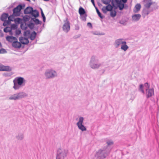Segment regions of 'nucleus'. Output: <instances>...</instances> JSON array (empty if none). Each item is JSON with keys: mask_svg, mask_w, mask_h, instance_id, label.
Segmentation results:
<instances>
[{"mask_svg": "<svg viewBox=\"0 0 159 159\" xmlns=\"http://www.w3.org/2000/svg\"><path fill=\"white\" fill-rule=\"evenodd\" d=\"M14 85L13 88L15 90L19 89L25 84V80L24 78L17 77L13 80Z\"/></svg>", "mask_w": 159, "mask_h": 159, "instance_id": "nucleus-1", "label": "nucleus"}, {"mask_svg": "<svg viewBox=\"0 0 159 159\" xmlns=\"http://www.w3.org/2000/svg\"><path fill=\"white\" fill-rule=\"evenodd\" d=\"M110 152L108 148H103L99 149L97 152L95 156L98 159H104L108 156Z\"/></svg>", "mask_w": 159, "mask_h": 159, "instance_id": "nucleus-2", "label": "nucleus"}, {"mask_svg": "<svg viewBox=\"0 0 159 159\" xmlns=\"http://www.w3.org/2000/svg\"><path fill=\"white\" fill-rule=\"evenodd\" d=\"M57 73L52 68L47 69L44 73V76L46 79H50L57 77Z\"/></svg>", "mask_w": 159, "mask_h": 159, "instance_id": "nucleus-3", "label": "nucleus"}, {"mask_svg": "<svg viewBox=\"0 0 159 159\" xmlns=\"http://www.w3.org/2000/svg\"><path fill=\"white\" fill-rule=\"evenodd\" d=\"M90 67L93 69H97L100 67L101 64L98 62L97 57L94 56H92L89 62Z\"/></svg>", "mask_w": 159, "mask_h": 159, "instance_id": "nucleus-4", "label": "nucleus"}, {"mask_svg": "<svg viewBox=\"0 0 159 159\" xmlns=\"http://www.w3.org/2000/svg\"><path fill=\"white\" fill-rule=\"evenodd\" d=\"M28 94L25 92H21L11 95L8 98L9 100H17L27 97Z\"/></svg>", "mask_w": 159, "mask_h": 159, "instance_id": "nucleus-5", "label": "nucleus"}, {"mask_svg": "<svg viewBox=\"0 0 159 159\" xmlns=\"http://www.w3.org/2000/svg\"><path fill=\"white\" fill-rule=\"evenodd\" d=\"M67 151L64 149H59L58 150L56 159H64L66 157Z\"/></svg>", "mask_w": 159, "mask_h": 159, "instance_id": "nucleus-6", "label": "nucleus"}, {"mask_svg": "<svg viewBox=\"0 0 159 159\" xmlns=\"http://www.w3.org/2000/svg\"><path fill=\"white\" fill-rule=\"evenodd\" d=\"M84 120V117L80 116L79 117L78 121L76 124L79 129L82 131L86 130V127L83 124Z\"/></svg>", "mask_w": 159, "mask_h": 159, "instance_id": "nucleus-7", "label": "nucleus"}, {"mask_svg": "<svg viewBox=\"0 0 159 159\" xmlns=\"http://www.w3.org/2000/svg\"><path fill=\"white\" fill-rule=\"evenodd\" d=\"M127 0H115L118 7L120 10H122L124 8V3L127 2Z\"/></svg>", "mask_w": 159, "mask_h": 159, "instance_id": "nucleus-8", "label": "nucleus"}, {"mask_svg": "<svg viewBox=\"0 0 159 159\" xmlns=\"http://www.w3.org/2000/svg\"><path fill=\"white\" fill-rule=\"evenodd\" d=\"M125 41L123 39H116L114 42V45L116 48H118Z\"/></svg>", "mask_w": 159, "mask_h": 159, "instance_id": "nucleus-9", "label": "nucleus"}, {"mask_svg": "<svg viewBox=\"0 0 159 159\" xmlns=\"http://www.w3.org/2000/svg\"><path fill=\"white\" fill-rule=\"evenodd\" d=\"M145 94L147 98L154 96V89L153 88L146 89Z\"/></svg>", "mask_w": 159, "mask_h": 159, "instance_id": "nucleus-10", "label": "nucleus"}, {"mask_svg": "<svg viewBox=\"0 0 159 159\" xmlns=\"http://www.w3.org/2000/svg\"><path fill=\"white\" fill-rule=\"evenodd\" d=\"M22 9V6L19 5L15 7L13 10V15L15 16H18L20 15V11Z\"/></svg>", "mask_w": 159, "mask_h": 159, "instance_id": "nucleus-11", "label": "nucleus"}, {"mask_svg": "<svg viewBox=\"0 0 159 159\" xmlns=\"http://www.w3.org/2000/svg\"><path fill=\"white\" fill-rule=\"evenodd\" d=\"M64 23L63 25L62 29L65 32H68L70 29V23L67 20L64 21Z\"/></svg>", "mask_w": 159, "mask_h": 159, "instance_id": "nucleus-12", "label": "nucleus"}, {"mask_svg": "<svg viewBox=\"0 0 159 159\" xmlns=\"http://www.w3.org/2000/svg\"><path fill=\"white\" fill-rule=\"evenodd\" d=\"M14 16H15L13 14L12 15H11L9 16H8V20L5 21L3 23V25L4 26H6L7 25H8L10 24L11 21H14L15 20L14 18Z\"/></svg>", "mask_w": 159, "mask_h": 159, "instance_id": "nucleus-13", "label": "nucleus"}, {"mask_svg": "<svg viewBox=\"0 0 159 159\" xmlns=\"http://www.w3.org/2000/svg\"><path fill=\"white\" fill-rule=\"evenodd\" d=\"M106 143L107 145L103 148H108L109 149V152H110L111 150L110 147L113 144V142L111 140L108 139L106 141Z\"/></svg>", "mask_w": 159, "mask_h": 159, "instance_id": "nucleus-14", "label": "nucleus"}, {"mask_svg": "<svg viewBox=\"0 0 159 159\" xmlns=\"http://www.w3.org/2000/svg\"><path fill=\"white\" fill-rule=\"evenodd\" d=\"M19 41L23 44H27L29 43L28 39L23 37H20L19 38Z\"/></svg>", "mask_w": 159, "mask_h": 159, "instance_id": "nucleus-15", "label": "nucleus"}, {"mask_svg": "<svg viewBox=\"0 0 159 159\" xmlns=\"http://www.w3.org/2000/svg\"><path fill=\"white\" fill-rule=\"evenodd\" d=\"M141 17V15L140 14H134L132 16V19L133 21H137L139 20Z\"/></svg>", "mask_w": 159, "mask_h": 159, "instance_id": "nucleus-16", "label": "nucleus"}, {"mask_svg": "<svg viewBox=\"0 0 159 159\" xmlns=\"http://www.w3.org/2000/svg\"><path fill=\"white\" fill-rule=\"evenodd\" d=\"M20 42H18L17 39L16 41L13 42L12 43V46L15 48H19L21 47V44Z\"/></svg>", "mask_w": 159, "mask_h": 159, "instance_id": "nucleus-17", "label": "nucleus"}, {"mask_svg": "<svg viewBox=\"0 0 159 159\" xmlns=\"http://www.w3.org/2000/svg\"><path fill=\"white\" fill-rule=\"evenodd\" d=\"M126 43V42L125 41L120 46L121 49L125 52L129 48V47Z\"/></svg>", "mask_w": 159, "mask_h": 159, "instance_id": "nucleus-18", "label": "nucleus"}, {"mask_svg": "<svg viewBox=\"0 0 159 159\" xmlns=\"http://www.w3.org/2000/svg\"><path fill=\"white\" fill-rule=\"evenodd\" d=\"M16 139L19 141L23 140L24 138V135L22 133H19L16 136Z\"/></svg>", "mask_w": 159, "mask_h": 159, "instance_id": "nucleus-19", "label": "nucleus"}, {"mask_svg": "<svg viewBox=\"0 0 159 159\" xmlns=\"http://www.w3.org/2000/svg\"><path fill=\"white\" fill-rule=\"evenodd\" d=\"M141 7V5L140 4H137L135 6L134 9L133 11L135 13L138 12L140 10Z\"/></svg>", "mask_w": 159, "mask_h": 159, "instance_id": "nucleus-20", "label": "nucleus"}, {"mask_svg": "<svg viewBox=\"0 0 159 159\" xmlns=\"http://www.w3.org/2000/svg\"><path fill=\"white\" fill-rule=\"evenodd\" d=\"M6 39L7 41L11 42H13L17 39L16 38L12 36H7L6 37Z\"/></svg>", "mask_w": 159, "mask_h": 159, "instance_id": "nucleus-21", "label": "nucleus"}, {"mask_svg": "<svg viewBox=\"0 0 159 159\" xmlns=\"http://www.w3.org/2000/svg\"><path fill=\"white\" fill-rule=\"evenodd\" d=\"M33 8L31 7H28L24 10V13L26 14L31 13Z\"/></svg>", "mask_w": 159, "mask_h": 159, "instance_id": "nucleus-22", "label": "nucleus"}, {"mask_svg": "<svg viewBox=\"0 0 159 159\" xmlns=\"http://www.w3.org/2000/svg\"><path fill=\"white\" fill-rule=\"evenodd\" d=\"M12 70V68L9 66H5L2 65V71H10Z\"/></svg>", "mask_w": 159, "mask_h": 159, "instance_id": "nucleus-23", "label": "nucleus"}, {"mask_svg": "<svg viewBox=\"0 0 159 159\" xmlns=\"http://www.w3.org/2000/svg\"><path fill=\"white\" fill-rule=\"evenodd\" d=\"M8 15L7 13H4L2 14L1 17V20L2 21H6V19L8 17Z\"/></svg>", "mask_w": 159, "mask_h": 159, "instance_id": "nucleus-24", "label": "nucleus"}, {"mask_svg": "<svg viewBox=\"0 0 159 159\" xmlns=\"http://www.w3.org/2000/svg\"><path fill=\"white\" fill-rule=\"evenodd\" d=\"M31 14L34 17H38L39 15V12L36 10H33V11H32Z\"/></svg>", "mask_w": 159, "mask_h": 159, "instance_id": "nucleus-25", "label": "nucleus"}, {"mask_svg": "<svg viewBox=\"0 0 159 159\" xmlns=\"http://www.w3.org/2000/svg\"><path fill=\"white\" fill-rule=\"evenodd\" d=\"M145 2L146 3L145 4V7L148 8H149L150 6L152 4L151 0H150L148 2H147V0H145Z\"/></svg>", "mask_w": 159, "mask_h": 159, "instance_id": "nucleus-26", "label": "nucleus"}, {"mask_svg": "<svg viewBox=\"0 0 159 159\" xmlns=\"http://www.w3.org/2000/svg\"><path fill=\"white\" fill-rule=\"evenodd\" d=\"M36 35V33L34 32H33L30 34V39L32 40H33L35 39Z\"/></svg>", "mask_w": 159, "mask_h": 159, "instance_id": "nucleus-27", "label": "nucleus"}, {"mask_svg": "<svg viewBox=\"0 0 159 159\" xmlns=\"http://www.w3.org/2000/svg\"><path fill=\"white\" fill-rule=\"evenodd\" d=\"M20 27L23 30H26L28 28L27 25L26 23H24L21 24Z\"/></svg>", "mask_w": 159, "mask_h": 159, "instance_id": "nucleus-28", "label": "nucleus"}, {"mask_svg": "<svg viewBox=\"0 0 159 159\" xmlns=\"http://www.w3.org/2000/svg\"><path fill=\"white\" fill-rule=\"evenodd\" d=\"M6 33L10 32L11 34V28L9 27H7L4 28L3 30Z\"/></svg>", "mask_w": 159, "mask_h": 159, "instance_id": "nucleus-29", "label": "nucleus"}, {"mask_svg": "<svg viewBox=\"0 0 159 159\" xmlns=\"http://www.w3.org/2000/svg\"><path fill=\"white\" fill-rule=\"evenodd\" d=\"M85 12L84 10L82 7H80L79 9V13L80 15H84Z\"/></svg>", "mask_w": 159, "mask_h": 159, "instance_id": "nucleus-30", "label": "nucleus"}, {"mask_svg": "<svg viewBox=\"0 0 159 159\" xmlns=\"http://www.w3.org/2000/svg\"><path fill=\"white\" fill-rule=\"evenodd\" d=\"M105 7L106 8L107 11H111L113 8V7L110 4H108L107 6Z\"/></svg>", "mask_w": 159, "mask_h": 159, "instance_id": "nucleus-31", "label": "nucleus"}, {"mask_svg": "<svg viewBox=\"0 0 159 159\" xmlns=\"http://www.w3.org/2000/svg\"><path fill=\"white\" fill-rule=\"evenodd\" d=\"M143 84H141L139 85V90L140 92H141L143 94L144 93V91L143 89Z\"/></svg>", "mask_w": 159, "mask_h": 159, "instance_id": "nucleus-32", "label": "nucleus"}, {"mask_svg": "<svg viewBox=\"0 0 159 159\" xmlns=\"http://www.w3.org/2000/svg\"><path fill=\"white\" fill-rule=\"evenodd\" d=\"M96 9L97 11V12L98 15V16L100 17V18L101 19H103L104 18V16H102L101 15V13L99 11L98 9L96 7Z\"/></svg>", "mask_w": 159, "mask_h": 159, "instance_id": "nucleus-33", "label": "nucleus"}, {"mask_svg": "<svg viewBox=\"0 0 159 159\" xmlns=\"http://www.w3.org/2000/svg\"><path fill=\"white\" fill-rule=\"evenodd\" d=\"M111 11V13H110L111 16L113 17H115L116 15V11L114 10V11Z\"/></svg>", "mask_w": 159, "mask_h": 159, "instance_id": "nucleus-34", "label": "nucleus"}, {"mask_svg": "<svg viewBox=\"0 0 159 159\" xmlns=\"http://www.w3.org/2000/svg\"><path fill=\"white\" fill-rule=\"evenodd\" d=\"M102 2L106 4H108L110 3L111 0H102Z\"/></svg>", "mask_w": 159, "mask_h": 159, "instance_id": "nucleus-35", "label": "nucleus"}, {"mask_svg": "<svg viewBox=\"0 0 159 159\" xmlns=\"http://www.w3.org/2000/svg\"><path fill=\"white\" fill-rule=\"evenodd\" d=\"M13 74V73L12 72H11V73H4L3 75L4 76H5L6 77H9V76H11Z\"/></svg>", "mask_w": 159, "mask_h": 159, "instance_id": "nucleus-36", "label": "nucleus"}, {"mask_svg": "<svg viewBox=\"0 0 159 159\" xmlns=\"http://www.w3.org/2000/svg\"><path fill=\"white\" fill-rule=\"evenodd\" d=\"M28 27L30 29H32L34 27V25L33 24L30 23L29 24H27Z\"/></svg>", "mask_w": 159, "mask_h": 159, "instance_id": "nucleus-37", "label": "nucleus"}, {"mask_svg": "<svg viewBox=\"0 0 159 159\" xmlns=\"http://www.w3.org/2000/svg\"><path fill=\"white\" fill-rule=\"evenodd\" d=\"M7 52L3 48L0 49V53L3 54Z\"/></svg>", "mask_w": 159, "mask_h": 159, "instance_id": "nucleus-38", "label": "nucleus"}, {"mask_svg": "<svg viewBox=\"0 0 159 159\" xmlns=\"http://www.w3.org/2000/svg\"><path fill=\"white\" fill-rule=\"evenodd\" d=\"M41 15L43 18V21L44 22L45 21L46 18L42 10H41Z\"/></svg>", "mask_w": 159, "mask_h": 159, "instance_id": "nucleus-39", "label": "nucleus"}, {"mask_svg": "<svg viewBox=\"0 0 159 159\" xmlns=\"http://www.w3.org/2000/svg\"><path fill=\"white\" fill-rule=\"evenodd\" d=\"M30 32L29 30H26L24 32V35L25 36H27L30 34Z\"/></svg>", "mask_w": 159, "mask_h": 159, "instance_id": "nucleus-40", "label": "nucleus"}, {"mask_svg": "<svg viewBox=\"0 0 159 159\" xmlns=\"http://www.w3.org/2000/svg\"><path fill=\"white\" fill-rule=\"evenodd\" d=\"M102 11L104 13H106L107 11V10L106 9L105 7H103L102 8Z\"/></svg>", "mask_w": 159, "mask_h": 159, "instance_id": "nucleus-41", "label": "nucleus"}, {"mask_svg": "<svg viewBox=\"0 0 159 159\" xmlns=\"http://www.w3.org/2000/svg\"><path fill=\"white\" fill-rule=\"evenodd\" d=\"M17 28L16 25L15 24L12 25L11 26V29H16Z\"/></svg>", "mask_w": 159, "mask_h": 159, "instance_id": "nucleus-42", "label": "nucleus"}, {"mask_svg": "<svg viewBox=\"0 0 159 159\" xmlns=\"http://www.w3.org/2000/svg\"><path fill=\"white\" fill-rule=\"evenodd\" d=\"M21 33L20 30H17L16 31V35H19Z\"/></svg>", "mask_w": 159, "mask_h": 159, "instance_id": "nucleus-43", "label": "nucleus"}, {"mask_svg": "<svg viewBox=\"0 0 159 159\" xmlns=\"http://www.w3.org/2000/svg\"><path fill=\"white\" fill-rule=\"evenodd\" d=\"M35 23L36 24H39L40 23V21L38 19H36L34 20Z\"/></svg>", "mask_w": 159, "mask_h": 159, "instance_id": "nucleus-44", "label": "nucleus"}, {"mask_svg": "<svg viewBox=\"0 0 159 159\" xmlns=\"http://www.w3.org/2000/svg\"><path fill=\"white\" fill-rule=\"evenodd\" d=\"M144 86L146 87L147 88V89L149 88V85L147 83H146L144 84Z\"/></svg>", "mask_w": 159, "mask_h": 159, "instance_id": "nucleus-45", "label": "nucleus"}, {"mask_svg": "<svg viewBox=\"0 0 159 159\" xmlns=\"http://www.w3.org/2000/svg\"><path fill=\"white\" fill-rule=\"evenodd\" d=\"M2 65L0 64V71H2Z\"/></svg>", "mask_w": 159, "mask_h": 159, "instance_id": "nucleus-46", "label": "nucleus"}, {"mask_svg": "<svg viewBox=\"0 0 159 159\" xmlns=\"http://www.w3.org/2000/svg\"><path fill=\"white\" fill-rule=\"evenodd\" d=\"M88 25H90L91 26H92V25L89 22L87 24Z\"/></svg>", "mask_w": 159, "mask_h": 159, "instance_id": "nucleus-47", "label": "nucleus"}, {"mask_svg": "<svg viewBox=\"0 0 159 159\" xmlns=\"http://www.w3.org/2000/svg\"><path fill=\"white\" fill-rule=\"evenodd\" d=\"M92 4H93V6L95 7V3H94V2H92Z\"/></svg>", "mask_w": 159, "mask_h": 159, "instance_id": "nucleus-48", "label": "nucleus"}, {"mask_svg": "<svg viewBox=\"0 0 159 159\" xmlns=\"http://www.w3.org/2000/svg\"><path fill=\"white\" fill-rule=\"evenodd\" d=\"M149 14V12H148V11H147V13H146V15H148Z\"/></svg>", "mask_w": 159, "mask_h": 159, "instance_id": "nucleus-49", "label": "nucleus"}, {"mask_svg": "<svg viewBox=\"0 0 159 159\" xmlns=\"http://www.w3.org/2000/svg\"><path fill=\"white\" fill-rule=\"evenodd\" d=\"M20 18H18V19H17V20H18L17 21H18V22H19V20H20ZM16 21H17V20H16Z\"/></svg>", "mask_w": 159, "mask_h": 159, "instance_id": "nucleus-50", "label": "nucleus"}, {"mask_svg": "<svg viewBox=\"0 0 159 159\" xmlns=\"http://www.w3.org/2000/svg\"><path fill=\"white\" fill-rule=\"evenodd\" d=\"M91 2H94V0H91Z\"/></svg>", "mask_w": 159, "mask_h": 159, "instance_id": "nucleus-51", "label": "nucleus"}, {"mask_svg": "<svg viewBox=\"0 0 159 159\" xmlns=\"http://www.w3.org/2000/svg\"><path fill=\"white\" fill-rule=\"evenodd\" d=\"M84 19H85V17L84 18V19H83V20H84Z\"/></svg>", "mask_w": 159, "mask_h": 159, "instance_id": "nucleus-52", "label": "nucleus"}, {"mask_svg": "<svg viewBox=\"0 0 159 159\" xmlns=\"http://www.w3.org/2000/svg\"><path fill=\"white\" fill-rule=\"evenodd\" d=\"M34 0V1H35V0Z\"/></svg>", "mask_w": 159, "mask_h": 159, "instance_id": "nucleus-53", "label": "nucleus"}]
</instances>
